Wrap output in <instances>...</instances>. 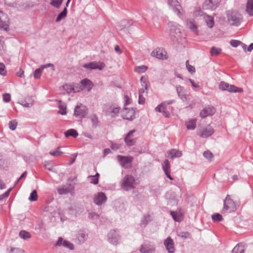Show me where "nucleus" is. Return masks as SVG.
I'll list each match as a JSON object with an SVG mask.
<instances>
[{
	"mask_svg": "<svg viewBox=\"0 0 253 253\" xmlns=\"http://www.w3.org/2000/svg\"><path fill=\"white\" fill-rule=\"evenodd\" d=\"M168 27L171 40L179 42V40L182 38L181 27L177 23L169 22L168 23Z\"/></svg>",
	"mask_w": 253,
	"mask_h": 253,
	"instance_id": "obj_1",
	"label": "nucleus"
},
{
	"mask_svg": "<svg viewBox=\"0 0 253 253\" xmlns=\"http://www.w3.org/2000/svg\"><path fill=\"white\" fill-rule=\"evenodd\" d=\"M120 110V107L115 104H106L103 107V112L105 115L112 118L117 117Z\"/></svg>",
	"mask_w": 253,
	"mask_h": 253,
	"instance_id": "obj_2",
	"label": "nucleus"
},
{
	"mask_svg": "<svg viewBox=\"0 0 253 253\" xmlns=\"http://www.w3.org/2000/svg\"><path fill=\"white\" fill-rule=\"evenodd\" d=\"M228 21L231 25L238 26L242 21V16L237 11H228L227 12Z\"/></svg>",
	"mask_w": 253,
	"mask_h": 253,
	"instance_id": "obj_3",
	"label": "nucleus"
},
{
	"mask_svg": "<svg viewBox=\"0 0 253 253\" xmlns=\"http://www.w3.org/2000/svg\"><path fill=\"white\" fill-rule=\"evenodd\" d=\"M168 4L180 19L184 18L185 12L177 0H168Z\"/></svg>",
	"mask_w": 253,
	"mask_h": 253,
	"instance_id": "obj_4",
	"label": "nucleus"
},
{
	"mask_svg": "<svg viewBox=\"0 0 253 253\" xmlns=\"http://www.w3.org/2000/svg\"><path fill=\"white\" fill-rule=\"evenodd\" d=\"M135 184L134 177L131 175H126L122 180L121 186L123 190L128 191L134 188Z\"/></svg>",
	"mask_w": 253,
	"mask_h": 253,
	"instance_id": "obj_5",
	"label": "nucleus"
},
{
	"mask_svg": "<svg viewBox=\"0 0 253 253\" xmlns=\"http://www.w3.org/2000/svg\"><path fill=\"white\" fill-rule=\"evenodd\" d=\"M237 209V206L229 195H227L224 201V205L221 211L222 213L234 211Z\"/></svg>",
	"mask_w": 253,
	"mask_h": 253,
	"instance_id": "obj_6",
	"label": "nucleus"
},
{
	"mask_svg": "<svg viewBox=\"0 0 253 253\" xmlns=\"http://www.w3.org/2000/svg\"><path fill=\"white\" fill-rule=\"evenodd\" d=\"M219 89L223 91H228L230 92H242L243 89L238 88L234 85L230 84L224 82H220L219 84Z\"/></svg>",
	"mask_w": 253,
	"mask_h": 253,
	"instance_id": "obj_7",
	"label": "nucleus"
},
{
	"mask_svg": "<svg viewBox=\"0 0 253 253\" xmlns=\"http://www.w3.org/2000/svg\"><path fill=\"white\" fill-rule=\"evenodd\" d=\"M213 133L214 130L210 125L201 127L197 131V134L202 138L211 136Z\"/></svg>",
	"mask_w": 253,
	"mask_h": 253,
	"instance_id": "obj_8",
	"label": "nucleus"
},
{
	"mask_svg": "<svg viewBox=\"0 0 253 253\" xmlns=\"http://www.w3.org/2000/svg\"><path fill=\"white\" fill-rule=\"evenodd\" d=\"M87 114V108L86 106L81 104L77 105L74 109V115L79 118H83L85 117Z\"/></svg>",
	"mask_w": 253,
	"mask_h": 253,
	"instance_id": "obj_9",
	"label": "nucleus"
},
{
	"mask_svg": "<svg viewBox=\"0 0 253 253\" xmlns=\"http://www.w3.org/2000/svg\"><path fill=\"white\" fill-rule=\"evenodd\" d=\"M0 29L6 31L9 29V18L8 16L0 10Z\"/></svg>",
	"mask_w": 253,
	"mask_h": 253,
	"instance_id": "obj_10",
	"label": "nucleus"
},
{
	"mask_svg": "<svg viewBox=\"0 0 253 253\" xmlns=\"http://www.w3.org/2000/svg\"><path fill=\"white\" fill-rule=\"evenodd\" d=\"M135 110L131 108H124L122 111V117L124 119L132 120L135 118Z\"/></svg>",
	"mask_w": 253,
	"mask_h": 253,
	"instance_id": "obj_11",
	"label": "nucleus"
},
{
	"mask_svg": "<svg viewBox=\"0 0 253 253\" xmlns=\"http://www.w3.org/2000/svg\"><path fill=\"white\" fill-rule=\"evenodd\" d=\"M105 64L102 62H91L84 64L83 67L86 69L102 70L105 67Z\"/></svg>",
	"mask_w": 253,
	"mask_h": 253,
	"instance_id": "obj_12",
	"label": "nucleus"
},
{
	"mask_svg": "<svg viewBox=\"0 0 253 253\" xmlns=\"http://www.w3.org/2000/svg\"><path fill=\"white\" fill-rule=\"evenodd\" d=\"M139 251L141 253H154L156 246L150 243H144L141 245Z\"/></svg>",
	"mask_w": 253,
	"mask_h": 253,
	"instance_id": "obj_13",
	"label": "nucleus"
},
{
	"mask_svg": "<svg viewBox=\"0 0 253 253\" xmlns=\"http://www.w3.org/2000/svg\"><path fill=\"white\" fill-rule=\"evenodd\" d=\"M220 0H206L203 4V8L213 10L219 5Z\"/></svg>",
	"mask_w": 253,
	"mask_h": 253,
	"instance_id": "obj_14",
	"label": "nucleus"
},
{
	"mask_svg": "<svg viewBox=\"0 0 253 253\" xmlns=\"http://www.w3.org/2000/svg\"><path fill=\"white\" fill-rule=\"evenodd\" d=\"M107 197L103 192H98L94 196L93 201L97 205H101L103 203H105Z\"/></svg>",
	"mask_w": 253,
	"mask_h": 253,
	"instance_id": "obj_15",
	"label": "nucleus"
},
{
	"mask_svg": "<svg viewBox=\"0 0 253 253\" xmlns=\"http://www.w3.org/2000/svg\"><path fill=\"white\" fill-rule=\"evenodd\" d=\"M140 82L142 88L139 90V95H146L148 90V80L147 77L143 76L140 79Z\"/></svg>",
	"mask_w": 253,
	"mask_h": 253,
	"instance_id": "obj_16",
	"label": "nucleus"
},
{
	"mask_svg": "<svg viewBox=\"0 0 253 253\" xmlns=\"http://www.w3.org/2000/svg\"><path fill=\"white\" fill-rule=\"evenodd\" d=\"M151 55L160 59H166L168 57L167 56L166 52L160 48H157L154 50L152 53Z\"/></svg>",
	"mask_w": 253,
	"mask_h": 253,
	"instance_id": "obj_17",
	"label": "nucleus"
},
{
	"mask_svg": "<svg viewBox=\"0 0 253 253\" xmlns=\"http://www.w3.org/2000/svg\"><path fill=\"white\" fill-rule=\"evenodd\" d=\"M215 109L213 106H209L206 107L201 112L200 116L201 117L204 118L208 116H211L214 114Z\"/></svg>",
	"mask_w": 253,
	"mask_h": 253,
	"instance_id": "obj_18",
	"label": "nucleus"
},
{
	"mask_svg": "<svg viewBox=\"0 0 253 253\" xmlns=\"http://www.w3.org/2000/svg\"><path fill=\"white\" fill-rule=\"evenodd\" d=\"M81 85L83 90H86L87 91H90L94 85L93 83L87 79H84L82 80Z\"/></svg>",
	"mask_w": 253,
	"mask_h": 253,
	"instance_id": "obj_19",
	"label": "nucleus"
},
{
	"mask_svg": "<svg viewBox=\"0 0 253 253\" xmlns=\"http://www.w3.org/2000/svg\"><path fill=\"white\" fill-rule=\"evenodd\" d=\"M108 240L110 243L114 245L118 243L119 236L116 230H111L108 233Z\"/></svg>",
	"mask_w": 253,
	"mask_h": 253,
	"instance_id": "obj_20",
	"label": "nucleus"
},
{
	"mask_svg": "<svg viewBox=\"0 0 253 253\" xmlns=\"http://www.w3.org/2000/svg\"><path fill=\"white\" fill-rule=\"evenodd\" d=\"M56 246H63L64 247L68 248L70 250L74 249V245L70 242L64 240L62 238L59 237L56 243Z\"/></svg>",
	"mask_w": 253,
	"mask_h": 253,
	"instance_id": "obj_21",
	"label": "nucleus"
},
{
	"mask_svg": "<svg viewBox=\"0 0 253 253\" xmlns=\"http://www.w3.org/2000/svg\"><path fill=\"white\" fill-rule=\"evenodd\" d=\"M117 159L120 165L124 168L126 167V164L131 163L133 160L132 157H126L121 155H118Z\"/></svg>",
	"mask_w": 253,
	"mask_h": 253,
	"instance_id": "obj_22",
	"label": "nucleus"
},
{
	"mask_svg": "<svg viewBox=\"0 0 253 253\" xmlns=\"http://www.w3.org/2000/svg\"><path fill=\"white\" fill-rule=\"evenodd\" d=\"M164 245L166 247L169 253H174V242L170 237H168L164 242Z\"/></svg>",
	"mask_w": 253,
	"mask_h": 253,
	"instance_id": "obj_23",
	"label": "nucleus"
},
{
	"mask_svg": "<svg viewBox=\"0 0 253 253\" xmlns=\"http://www.w3.org/2000/svg\"><path fill=\"white\" fill-rule=\"evenodd\" d=\"M156 112H161L166 117H169L170 114L167 109L166 102H164L159 105L156 108Z\"/></svg>",
	"mask_w": 253,
	"mask_h": 253,
	"instance_id": "obj_24",
	"label": "nucleus"
},
{
	"mask_svg": "<svg viewBox=\"0 0 253 253\" xmlns=\"http://www.w3.org/2000/svg\"><path fill=\"white\" fill-rule=\"evenodd\" d=\"M74 189V187L71 184L64 185L58 189V193L60 195H65L71 192Z\"/></svg>",
	"mask_w": 253,
	"mask_h": 253,
	"instance_id": "obj_25",
	"label": "nucleus"
},
{
	"mask_svg": "<svg viewBox=\"0 0 253 253\" xmlns=\"http://www.w3.org/2000/svg\"><path fill=\"white\" fill-rule=\"evenodd\" d=\"M187 27L193 33L197 34L198 32L197 24L193 19L187 20L186 22Z\"/></svg>",
	"mask_w": 253,
	"mask_h": 253,
	"instance_id": "obj_26",
	"label": "nucleus"
},
{
	"mask_svg": "<svg viewBox=\"0 0 253 253\" xmlns=\"http://www.w3.org/2000/svg\"><path fill=\"white\" fill-rule=\"evenodd\" d=\"M53 67V65L52 64L48 63L43 65H42L39 69H36L34 72V77L35 79H39L41 77L42 73L43 70L48 67Z\"/></svg>",
	"mask_w": 253,
	"mask_h": 253,
	"instance_id": "obj_27",
	"label": "nucleus"
},
{
	"mask_svg": "<svg viewBox=\"0 0 253 253\" xmlns=\"http://www.w3.org/2000/svg\"><path fill=\"white\" fill-rule=\"evenodd\" d=\"M176 91L178 95L183 102L187 101V96L185 93L184 88L183 86L180 85L177 86Z\"/></svg>",
	"mask_w": 253,
	"mask_h": 253,
	"instance_id": "obj_28",
	"label": "nucleus"
},
{
	"mask_svg": "<svg viewBox=\"0 0 253 253\" xmlns=\"http://www.w3.org/2000/svg\"><path fill=\"white\" fill-rule=\"evenodd\" d=\"M134 132V130L130 131L125 138V141L127 146H130L133 145L135 143V140L132 137Z\"/></svg>",
	"mask_w": 253,
	"mask_h": 253,
	"instance_id": "obj_29",
	"label": "nucleus"
},
{
	"mask_svg": "<svg viewBox=\"0 0 253 253\" xmlns=\"http://www.w3.org/2000/svg\"><path fill=\"white\" fill-rule=\"evenodd\" d=\"M197 120L195 119H190L185 122V125L187 129L193 130L196 127Z\"/></svg>",
	"mask_w": 253,
	"mask_h": 253,
	"instance_id": "obj_30",
	"label": "nucleus"
},
{
	"mask_svg": "<svg viewBox=\"0 0 253 253\" xmlns=\"http://www.w3.org/2000/svg\"><path fill=\"white\" fill-rule=\"evenodd\" d=\"M58 108L59 109L58 113L62 115H65L67 114L66 104L61 100L58 101Z\"/></svg>",
	"mask_w": 253,
	"mask_h": 253,
	"instance_id": "obj_31",
	"label": "nucleus"
},
{
	"mask_svg": "<svg viewBox=\"0 0 253 253\" xmlns=\"http://www.w3.org/2000/svg\"><path fill=\"white\" fill-rule=\"evenodd\" d=\"M246 11L250 16H253V0H248L246 4Z\"/></svg>",
	"mask_w": 253,
	"mask_h": 253,
	"instance_id": "obj_32",
	"label": "nucleus"
},
{
	"mask_svg": "<svg viewBox=\"0 0 253 253\" xmlns=\"http://www.w3.org/2000/svg\"><path fill=\"white\" fill-rule=\"evenodd\" d=\"M204 18L207 26L210 28H212L214 25V20L213 17L208 15H204Z\"/></svg>",
	"mask_w": 253,
	"mask_h": 253,
	"instance_id": "obj_33",
	"label": "nucleus"
},
{
	"mask_svg": "<svg viewBox=\"0 0 253 253\" xmlns=\"http://www.w3.org/2000/svg\"><path fill=\"white\" fill-rule=\"evenodd\" d=\"M162 169L165 173L170 172V165L168 160L166 159L162 164Z\"/></svg>",
	"mask_w": 253,
	"mask_h": 253,
	"instance_id": "obj_34",
	"label": "nucleus"
},
{
	"mask_svg": "<svg viewBox=\"0 0 253 253\" xmlns=\"http://www.w3.org/2000/svg\"><path fill=\"white\" fill-rule=\"evenodd\" d=\"M34 100L31 97L26 98L21 104L25 107H30L33 105Z\"/></svg>",
	"mask_w": 253,
	"mask_h": 253,
	"instance_id": "obj_35",
	"label": "nucleus"
},
{
	"mask_svg": "<svg viewBox=\"0 0 253 253\" xmlns=\"http://www.w3.org/2000/svg\"><path fill=\"white\" fill-rule=\"evenodd\" d=\"M66 137L69 136H73L74 138H76L78 135L77 131L74 129H70L64 132Z\"/></svg>",
	"mask_w": 253,
	"mask_h": 253,
	"instance_id": "obj_36",
	"label": "nucleus"
},
{
	"mask_svg": "<svg viewBox=\"0 0 253 253\" xmlns=\"http://www.w3.org/2000/svg\"><path fill=\"white\" fill-rule=\"evenodd\" d=\"M244 252V246L242 244H237L232 250V253H243Z\"/></svg>",
	"mask_w": 253,
	"mask_h": 253,
	"instance_id": "obj_37",
	"label": "nucleus"
},
{
	"mask_svg": "<svg viewBox=\"0 0 253 253\" xmlns=\"http://www.w3.org/2000/svg\"><path fill=\"white\" fill-rule=\"evenodd\" d=\"M169 155L172 159L175 157H180L182 156V152L176 149H171L169 151Z\"/></svg>",
	"mask_w": 253,
	"mask_h": 253,
	"instance_id": "obj_38",
	"label": "nucleus"
},
{
	"mask_svg": "<svg viewBox=\"0 0 253 253\" xmlns=\"http://www.w3.org/2000/svg\"><path fill=\"white\" fill-rule=\"evenodd\" d=\"M67 8L65 7L64 9H63V10L58 14V15L57 16V17L55 20V21L56 22H59L62 19L65 18L66 16H67Z\"/></svg>",
	"mask_w": 253,
	"mask_h": 253,
	"instance_id": "obj_39",
	"label": "nucleus"
},
{
	"mask_svg": "<svg viewBox=\"0 0 253 253\" xmlns=\"http://www.w3.org/2000/svg\"><path fill=\"white\" fill-rule=\"evenodd\" d=\"M147 66L145 65H141L136 67L134 68V72L137 73L142 74L145 72L147 71Z\"/></svg>",
	"mask_w": 253,
	"mask_h": 253,
	"instance_id": "obj_40",
	"label": "nucleus"
},
{
	"mask_svg": "<svg viewBox=\"0 0 253 253\" xmlns=\"http://www.w3.org/2000/svg\"><path fill=\"white\" fill-rule=\"evenodd\" d=\"M19 236L21 239L27 240L31 238L30 233L25 230H22L19 233Z\"/></svg>",
	"mask_w": 253,
	"mask_h": 253,
	"instance_id": "obj_41",
	"label": "nucleus"
},
{
	"mask_svg": "<svg viewBox=\"0 0 253 253\" xmlns=\"http://www.w3.org/2000/svg\"><path fill=\"white\" fill-rule=\"evenodd\" d=\"M170 214L175 221L180 222L182 220L181 215L175 211H171Z\"/></svg>",
	"mask_w": 253,
	"mask_h": 253,
	"instance_id": "obj_42",
	"label": "nucleus"
},
{
	"mask_svg": "<svg viewBox=\"0 0 253 253\" xmlns=\"http://www.w3.org/2000/svg\"><path fill=\"white\" fill-rule=\"evenodd\" d=\"M222 50L220 48H217L214 46H212L211 49V54L212 56H217L220 54Z\"/></svg>",
	"mask_w": 253,
	"mask_h": 253,
	"instance_id": "obj_43",
	"label": "nucleus"
},
{
	"mask_svg": "<svg viewBox=\"0 0 253 253\" xmlns=\"http://www.w3.org/2000/svg\"><path fill=\"white\" fill-rule=\"evenodd\" d=\"M61 89L65 90L68 94L71 93L73 92V84H65L62 86Z\"/></svg>",
	"mask_w": 253,
	"mask_h": 253,
	"instance_id": "obj_44",
	"label": "nucleus"
},
{
	"mask_svg": "<svg viewBox=\"0 0 253 253\" xmlns=\"http://www.w3.org/2000/svg\"><path fill=\"white\" fill-rule=\"evenodd\" d=\"M90 119L92 124V126L93 127H96L99 123L97 116L95 114H92L90 116Z\"/></svg>",
	"mask_w": 253,
	"mask_h": 253,
	"instance_id": "obj_45",
	"label": "nucleus"
},
{
	"mask_svg": "<svg viewBox=\"0 0 253 253\" xmlns=\"http://www.w3.org/2000/svg\"><path fill=\"white\" fill-rule=\"evenodd\" d=\"M63 0H51L50 4L57 8H59Z\"/></svg>",
	"mask_w": 253,
	"mask_h": 253,
	"instance_id": "obj_46",
	"label": "nucleus"
},
{
	"mask_svg": "<svg viewBox=\"0 0 253 253\" xmlns=\"http://www.w3.org/2000/svg\"><path fill=\"white\" fill-rule=\"evenodd\" d=\"M87 235L83 231H80L78 235V238L80 242H84L86 238Z\"/></svg>",
	"mask_w": 253,
	"mask_h": 253,
	"instance_id": "obj_47",
	"label": "nucleus"
},
{
	"mask_svg": "<svg viewBox=\"0 0 253 253\" xmlns=\"http://www.w3.org/2000/svg\"><path fill=\"white\" fill-rule=\"evenodd\" d=\"M38 199L37 192L36 190H33L30 194L29 200L30 201H36Z\"/></svg>",
	"mask_w": 253,
	"mask_h": 253,
	"instance_id": "obj_48",
	"label": "nucleus"
},
{
	"mask_svg": "<svg viewBox=\"0 0 253 253\" xmlns=\"http://www.w3.org/2000/svg\"><path fill=\"white\" fill-rule=\"evenodd\" d=\"M149 216H144L143 218H142L140 222V226L142 227H144L146 226L147 224L148 223L149 220Z\"/></svg>",
	"mask_w": 253,
	"mask_h": 253,
	"instance_id": "obj_49",
	"label": "nucleus"
},
{
	"mask_svg": "<svg viewBox=\"0 0 253 253\" xmlns=\"http://www.w3.org/2000/svg\"><path fill=\"white\" fill-rule=\"evenodd\" d=\"M73 84V92H79L83 90V88H82L81 85H80L77 84Z\"/></svg>",
	"mask_w": 253,
	"mask_h": 253,
	"instance_id": "obj_50",
	"label": "nucleus"
},
{
	"mask_svg": "<svg viewBox=\"0 0 253 253\" xmlns=\"http://www.w3.org/2000/svg\"><path fill=\"white\" fill-rule=\"evenodd\" d=\"M186 67L187 70L191 74H193L195 72L196 70L195 67L189 64L188 60H187L186 62Z\"/></svg>",
	"mask_w": 253,
	"mask_h": 253,
	"instance_id": "obj_51",
	"label": "nucleus"
},
{
	"mask_svg": "<svg viewBox=\"0 0 253 253\" xmlns=\"http://www.w3.org/2000/svg\"><path fill=\"white\" fill-rule=\"evenodd\" d=\"M60 147H58L56 148V150L52 152H50L49 154L55 157L60 156L63 153L60 151Z\"/></svg>",
	"mask_w": 253,
	"mask_h": 253,
	"instance_id": "obj_52",
	"label": "nucleus"
},
{
	"mask_svg": "<svg viewBox=\"0 0 253 253\" xmlns=\"http://www.w3.org/2000/svg\"><path fill=\"white\" fill-rule=\"evenodd\" d=\"M212 219L214 221H221L222 220L223 218L219 213H215L212 215Z\"/></svg>",
	"mask_w": 253,
	"mask_h": 253,
	"instance_id": "obj_53",
	"label": "nucleus"
},
{
	"mask_svg": "<svg viewBox=\"0 0 253 253\" xmlns=\"http://www.w3.org/2000/svg\"><path fill=\"white\" fill-rule=\"evenodd\" d=\"M8 125L10 129L14 130L16 128L17 122L16 120H12L9 122Z\"/></svg>",
	"mask_w": 253,
	"mask_h": 253,
	"instance_id": "obj_54",
	"label": "nucleus"
},
{
	"mask_svg": "<svg viewBox=\"0 0 253 253\" xmlns=\"http://www.w3.org/2000/svg\"><path fill=\"white\" fill-rule=\"evenodd\" d=\"M6 74L5 67L3 63H0V75L5 76Z\"/></svg>",
	"mask_w": 253,
	"mask_h": 253,
	"instance_id": "obj_55",
	"label": "nucleus"
},
{
	"mask_svg": "<svg viewBox=\"0 0 253 253\" xmlns=\"http://www.w3.org/2000/svg\"><path fill=\"white\" fill-rule=\"evenodd\" d=\"M203 156L209 160H211L213 158V155L210 151H205L203 153Z\"/></svg>",
	"mask_w": 253,
	"mask_h": 253,
	"instance_id": "obj_56",
	"label": "nucleus"
},
{
	"mask_svg": "<svg viewBox=\"0 0 253 253\" xmlns=\"http://www.w3.org/2000/svg\"><path fill=\"white\" fill-rule=\"evenodd\" d=\"M89 179L90 180V183L93 184H97L98 183V179L97 177H95L93 175H90L88 177Z\"/></svg>",
	"mask_w": 253,
	"mask_h": 253,
	"instance_id": "obj_57",
	"label": "nucleus"
},
{
	"mask_svg": "<svg viewBox=\"0 0 253 253\" xmlns=\"http://www.w3.org/2000/svg\"><path fill=\"white\" fill-rule=\"evenodd\" d=\"M241 43L242 42L238 40H232L230 41L231 45L234 47H237L238 46L241 44Z\"/></svg>",
	"mask_w": 253,
	"mask_h": 253,
	"instance_id": "obj_58",
	"label": "nucleus"
},
{
	"mask_svg": "<svg viewBox=\"0 0 253 253\" xmlns=\"http://www.w3.org/2000/svg\"><path fill=\"white\" fill-rule=\"evenodd\" d=\"M10 95L9 93H4L3 94V100L5 102H9L10 101Z\"/></svg>",
	"mask_w": 253,
	"mask_h": 253,
	"instance_id": "obj_59",
	"label": "nucleus"
},
{
	"mask_svg": "<svg viewBox=\"0 0 253 253\" xmlns=\"http://www.w3.org/2000/svg\"><path fill=\"white\" fill-rule=\"evenodd\" d=\"M24 251L19 248H13L11 249L10 253H24Z\"/></svg>",
	"mask_w": 253,
	"mask_h": 253,
	"instance_id": "obj_60",
	"label": "nucleus"
},
{
	"mask_svg": "<svg viewBox=\"0 0 253 253\" xmlns=\"http://www.w3.org/2000/svg\"><path fill=\"white\" fill-rule=\"evenodd\" d=\"M44 167L46 169H47V170H48L49 171H52L53 169V168L51 166L50 162H49V161L45 162V164H44Z\"/></svg>",
	"mask_w": 253,
	"mask_h": 253,
	"instance_id": "obj_61",
	"label": "nucleus"
},
{
	"mask_svg": "<svg viewBox=\"0 0 253 253\" xmlns=\"http://www.w3.org/2000/svg\"><path fill=\"white\" fill-rule=\"evenodd\" d=\"M145 101V97L143 95H139L138 103L140 104H142Z\"/></svg>",
	"mask_w": 253,
	"mask_h": 253,
	"instance_id": "obj_62",
	"label": "nucleus"
},
{
	"mask_svg": "<svg viewBox=\"0 0 253 253\" xmlns=\"http://www.w3.org/2000/svg\"><path fill=\"white\" fill-rule=\"evenodd\" d=\"M77 153H74L71 155V161L69 163V165H72L75 161L77 157Z\"/></svg>",
	"mask_w": 253,
	"mask_h": 253,
	"instance_id": "obj_63",
	"label": "nucleus"
},
{
	"mask_svg": "<svg viewBox=\"0 0 253 253\" xmlns=\"http://www.w3.org/2000/svg\"><path fill=\"white\" fill-rule=\"evenodd\" d=\"M189 234L188 232H181L179 234V236L181 237V238H187L189 237Z\"/></svg>",
	"mask_w": 253,
	"mask_h": 253,
	"instance_id": "obj_64",
	"label": "nucleus"
}]
</instances>
